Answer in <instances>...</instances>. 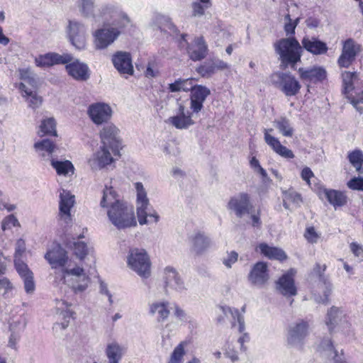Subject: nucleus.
Returning a JSON list of instances; mask_svg holds the SVG:
<instances>
[{
	"instance_id": "5701e85b",
	"label": "nucleus",
	"mask_w": 363,
	"mask_h": 363,
	"mask_svg": "<svg viewBox=\"0 0 363 363\" xmlns=\"http://www.w3.org/2000/svg\"><path fill=\"white\" fill-rule=\"evenodd\" d=\"M317 194L321 200H327L335 208L347 203L346 195L340 191L320 186L317 189Z\"/></svg>"
},
{
	"instance_id": "39448f33",
	"label": "nucleus",
	"mask_w": 363,
	"mask_h": 363,
	"mask_svg": "<svg viewBox=\"0 0 363 363\" xmlns=\"http://www.w3.org/2000/svg\"><path fill=\"white\" fill-rule=\"evenodd\" d=\"M274 46L284 68L288 65L294 67L295 64L301 60L302 47L295 38H283Z\"/></svg>"
},
{
	"instance_id": "69168bd1",
	"label": "nucleus",
	"mask_w": 363,
	"mask_h": 363,
	"mask_svg": "<svg viewBox=\"0 0 363 363\" xmlns=\"http://www.w3.org/2000/svg\"><path fill=\"white\" fill-rule=\"evenodd\" d=\"M301 177L302 179L304 180L307 184L310 186V179L314 177V174L309 167H306L302 169Z\"/></svg>"
},
{
	"instance_id": "4be33fe9",
	"label": "nucleus",
	"mask_w": 363,
	"mask_h": 363,
	"mask_svg": "<svg viewBox=\"0 0 363 363\" xmlns=\"http://www.w3.org/2000/svg\"><path fill=\"white\" fill-rule=\"evenodd\" d=\"M72 59V56L69 54L59 55L55 52H49L36 57L35 63L38 67H47L55 65L68 63Z\"/></svg>"
},
{
	"instance_id": "bb28decb",
	"label": "nucleus",
	"mask_w": 363,
	"mask_h": 363,
	"mask_svg": "<svg viewBox=\"0 0 363 363\" xmlns=\"http://www.w3.org/2000/svg\"><path fill=\"white\" fill-rule=\"evenodd\" d=\"M112 62L115 68L121 74L132 75L133 74V66L130 53L126 52H117L112 57Z\"/></svg>"
},
{
	"instance_id": "79ce46f5",
	"label": "nucleus",
	"mask_w": 363,
	"mask_h": 363,
	"mask_svg": "<svg viewBox=\"0 0 363 363\" xmlns=\"http://www.w3.org/2000/svg\"><path fill=\"white\" fill-rule=\"evenodd\" d=\"M345 318L343 311L335 306H333L327 313L325 318V324L328 325L329 330H332L337 325Z\"/></svg>"
},
{
	"instance_id": "864d4df0",
	"label": "nucleus",
	"mask_w": 363,
	"mask_h": 363,
	"mask_svg": "<svg viewBox=\"0 0 363 363\" xmlns=\"http://www.w3.org/2000/svg\"><path fill=\"white\" fill-rule=\"evenodd\" d=\"M186 345V342H180L174 350L170 356L168 363H182L185 354L184 347Z\"/></svg>"
},
{
	"instance_id": "5fc2aeb1",
	"label": "nucleus",
	"mask_w": 363,
	"mask_h": 363,
	"mask_svg": "<svg viewBox=\"0 0 363 363\" xmlns=\"http://www.w3.org/2000/svg\"><path fill=\"white\" fill-rule=\"evenodd\" d=\"M78 7L84 16H89L93 13L94 3L93 0H79Z\"/></svg>"
},
{
	"instance_id": "7ed1b4c3",
	"label": "nucleus",
	"mask_w": 363,
	"mask_h": 363,
	"mask_svg": "<svg viewBox=\"0 0 363 363\" xmlns=\"http://www.w3.org/2000/svg\"><path fill=\"white\" fill-rule=\"evenodd\" d=\"M344 92L347 98L355 109L360 113H363V82L360 80L357 72H344L342 73Z\"/></svg>"
},
{
	"instance_id": "412c9836",
	"label": "nucleus",
	"mask_w": 363,
	"mask_h": 363,
	"mask_svg": "<svg viewBox=\"0 0 363 363\" xmlns=\"http://www.w3.org/2000/svg\"><path fill=\"white\" fill-rule=\"evenodd\" d=\"M211 94L208 88L202 85H194L191 91L190 108L193 113H198L203 107V103Z\"/></svg>"
},
{
	"instance_id": "7c9ffc66",
	"label": "nucleus",
	"mask_w": 363,
	"mask_h": 363,
	"mask_svg": "<svg viewBox=\"0 0 363 363\" xmlns=\"http://www.w3.org/2000/svg\"><path fill=\"white\" fill-rule=\"evenodd\" d=\"M15 266L18 273L23 281L26 292L28 294H33L35 289L33 272L25 263L17 261L16 259L15 260Z\"/></svg>"
},
{
	"instance_id": "a211bd4d",
	"label": "nucleus",
	"mask_w": 363,
	"mask_h": 363,
	"mask_svg": "<svg viewBox=\"0 0 363 363\" xmlns=\"http://www.w3.org/2000/svg\"><path fill=\"white\" fill-rule=\"evenodd\" d=\"M119 34L118 29L114 28L98 29L94 33L95 48L97 50L106 48L115 41Z\"/></svg>"
},
{
	"instance_id": "e2e57ef3",
	"label": "nucleus",
	"mask_w": 363,
	"mask_h": 363,
	"mask_svg": "<svg viewBox=\"0 0 363 363\" xmlns=\"http://www.w3.org/2000/svg\"><path fill=\"white\" fill-rule=\"evenodd\" d=\"M238 254L235 251H231L228 253L227 257L223 260V264L227 268H231L232 265L238 261Z\"/></svg>"
},
{
	"instance_id": "2f4dec72",
	"label": "nucleus",
	"mask_w": 363,
	"mask_h": 363,
	"mask_svg": "<svg viewBox=\"0 0 363 363\" xmlns=\"http://www.w3.org/2000/svg\"><path fill=\"white\" fill-rule=\"evenodd\" d=\"M208 47L203 37H197L191 45L187 47V52L194 61H199L206 57Z\"/></svg>"
},
{
	"instance_id": "09e8293b",
	"label": "nucleus",
	"mask_w": 363,
	"mask_h": 363,
	"mask_svg": "<svg viewBox=\"0 0 363 363\" xmlns=\"http://www.w3.org/2000/svg\"><path fill=\"white\" fill-rule=\"evenodd\" d=\"M38 133L40 136L45 135L57 136L55 120L53 118H48L42 121Z\"/></svg>"
},
{
	"instance_id": "13d9d810",
	"label": "nucleus",
	"mask_w": 363,
	"mask_h": 363,
	"mask_svg": "<svg viewBox=\"0 0 363 363\" xmlns=\"http://www.w3.org/2000/svg\"><path fill=\"white\" fill-rule=\"evenodd\" d=\"M174 315L178 321L183 323L191 322V317L178 306L174 307Z\"/></svg>"
},
{
	"instance_id": "603ef678",
	"label": "nucleus",
	"mask_w": 363,
	"mask_h": 363,
	"mask_svg": "<svg viewBox=\"0 0 363 363\" xmlns=\"http://www.w3.org/2000/svg\"><path fill=\"white\" fill-rule=\"evenodd\" d=\"M221 309L226 317L230 316L233 320H237L239 324V331L242 333L245 330L244 317L240 313L239 311L230 307H221Z\"/></svg>"
},
{
	"instance_id": "de8ad7c7",
	"label": "nucleus",
	"mask_w": 363,
	"mask_h": 363,
	"mask_svg": "<svg viewBox=\"0 0 363 363\" xmlns=\"http://www.w3.org/2000/svg\"><path fill=\"white\" fill-rule=\"evenodd\" d=\"M67 247L73 251V254L80 260H83L88 254L86 244L83 241L69 242L66 244Z\"/></svg>"
},
{
	"instance_id": "473e14b6",
	"label": "nucleus",
	"mask_w": 363,
	"mask_h": 363,
	"mask_svg": "<svg viewBox=\"0 0 363 363\" xmlns=\"http://www.w3.org/2000/svg\"><path fill=\"white\" fill-rule=\"evenodd\" d=\"M71 304H69L67 301L64 300H57L55 305V311L57 315H59L60 318L64 320L63 322L60 323H56L55 325V329H65L72 318L73 312L70 309Z\"/></svg>"
},
{
	"instance_id": "0e129e2a",
	"label": "nucleus",
	"mask_w": 363,
	"mask_h": 363,
	"mask_svg": "<svg viewBox=\"0 0 363 363\" xmlns=\"http://www.w3.org/2000/svg\"><path fill=\"white\" fill-rule=\"evenodd\" d=\"M351 252L355 257H363V247L357 242H352L350 245Z\"/></svg>"
},
{
	"instance_id": "e433bc0d",
	"label": "nucleus",
	"mask_w": 363,
	"mask_h": 363,
	"mask_svg": "<svg viewBox=\"0 0 363 363\" xmlns=\"http://www.w3.org/2000/svg\"><path fill=\"white\" fill-rule=\"evenodd\" d=\"M257 250L270 259L283 261L287 258L286 253L281 248L269 246L264 242L257 247Z\"/></svg>"
},
{
	"instance_id": "a18cd8bd",
	"label": "nucleus",
	"mask_w": 363,
	"mask_h": 363,
	"mask_svg": "<svg viewBox=\"0 0 363 363\" xmlns=\"http://www.w3.org/2000/svg\"><path fill=\"white\" fill-rule=\"evenodd\" d=\"M302 202L301 196L297 192L289 190L284 193L283 206L286 209L298 207Z\"/></svg>"
},
{
	"instance_id": "3c124183",
	"label": "nucleus",
	"mask_w": 363,
	"mask_h": 363,
	"mask_svg": "<svg viewBox=\"0 0 363 363\" xmlns=\"http://www.w3.org/2000/svg\"><path fill=\"white\" fill-rule=\"evenodd\" d=\"M19 73L20 78L23 80L21 83H25L29 88L36 89V75L30 68L21 69L19 70Z\"/></svg>"
},
{
	"instance_id": "b1692460",
	"label": "nucleus",
	"mask_w": 363,
	"mask_h": 363,
	"mask_svg": "<svg viewBox=\"0 0 363 363\" xmlns=\"http://www.w3.org/2000/svg\"><path fill=\"white\" fill-rule=\"evenodd\" d=\"M45 258L52 268L62 267V269L71 262H68L67 252L60 245H56L48 251Z\"/></svg>"
},
{
	"instance_id": "c9c22d12",
	"label": "nucleus",
	"mask_w": 363,
	"mask_h": 363,
	"mask_svg": "<svg viewBox=\"0 0 363 363\" xmlns=\"http://www.w3.org/2000/svg\"><path fill=\"white\" fill-rule=\"evenodd\" d=\"M126 349L116 341L106 345L105 354L108 363H119L125 354Z\"/></svg>"
},
{
	"instance_id": "dca6fc26",
	"label": "nucleus",
	"mask_w": 363,
	"mask_h": 363,
	"mask_svg": "<svg viewBox=\"0 0 363 363\" xmlns=\"http://www.w3.org/2000/svg\"><path fill=\"white\" fill-rule=\"evenodd\" d=\"M194 113H190L183 104H179L177 115L169 117L166 123L177 129H188L195 122L192 119Z\"/></svg>"
},
{
	"instance_id": "680f3d73",
	"label": "nucleus",
	"mask_w": 363,
	"mask_h": 363,
	"mask_svg": "<svg viewBox=\"0 0 363 363\" xmlns=\"http://www.w3.org/2000/svg\"><path fill=\"white\" fill-rule=\"evenodd\" d=\"M192 15L194 16H201L204 14L205 10L208 9L207 4H202L199 1H194L192 3Z\"/></svg>"
},
{
	"instance_id": "4d7b16f0",
	"label": "nucleus",
	"mask_w": 363,
	"mask_h": 363,
	"mask_svg": "<svg viewBox=\"0 0 363 363\" xmlns=\"http://www.w3.org/2000/svg\"><path fill=\"white\" fill-rule=\"evenodd\" d=\"M349 189L354 191H363V177H354L347 183Z\"/></svg>"
},
{
	"instance_id": "72a5a7b5",
	"label": "nucleus",
	"mask_w": 363,
	"mask_h": 363,
	"mask_svg": "<svg viewBox=\"0 0 363 363\" xmlns=\"http://www.w3.org/2000/svg\"><path fill=\"white\" fill-rule=\"evenodd\" d=\"M325 269V264L321 266L320 264H316L313 269V274L318 277L320 281L322 282L323 285L324 296L315 298L317 302L322 303H327L328 302V297L333 289L332 284L330 281H328V279L323 275Z\"/></svg>"
},
{
	"instance_id": "4468645a",
	"label": "nucleus",
	"mask_w": 363,
	"mask_h": 363,
	"mask_svg": "<svg viewBox=\"0 0 363 363\" xmlns=\"http://www.w3.org/2000/svg\"><path fill=\"white\" fill-rule=\"evenodd\" d=\"M360 51V45L352 39H347L344 42L342 53L337 60L338 65L340 67H349Z\"/></svg>"
},
{
	"instance_id": "58836bf2",
	"label": "nucleus",
	"mask_w": 363,
	"mask_h": 363,
	"mask_svg": "<svg viewBox=\"0 0 363 363\" xmlns=\"http://www.w3.org/2000/svg\"><path fill=\"white\" fill-rule=\"evenodd\" d=\"M169 302L155 301L150 305V313L152 315H157V320L162 323L167 319L170 314L169 310Z\"/></svg>"
},
{
	"instance_id": "bf43d9fd",
	"label": "nucleus",
	"mask_w": 363,
	"mask_h": 363,
	"mask_svg": "<svg viewBox=\"0 0 363 363\" xmlns=\"http://www.w3.org/2000/svg\"><path fill=\"white\" fill-rule=\"evenodd\" d=\"M305 238L311 243H316L320 235L316 232L314 227H308L304 233Z\"/></svg>"
},
{
	"instance_id": "8fccbe9b",
	"label": "nucleus",
	"mask_w": 363,
	"mask_h": 363,
	"mask_svg": "<svg viewBox=\"0 0 363 363\" xmlns=\"http://www.w3.org/2000/svg\"><path fill=\"white\" fill-rule=\"evenodd\" d=\"M348 160L352 167L359 174H363V152L360 150H355L348 154Z\"/></svg>"
},
{
	"instance_id": "20e7f679",
	"label": "nucleus",
	"mask_w": 363,
	"mask_h": 363,
	"mask_svg": "<svg viewBox=\"0 0 363 363\" xmlns=\"http://www.w3.org/2000/svg\"><path fill=\"white\" fill-rule=\"evenodd\" d=\"M62 279L75 294L84 292L91 283V278L84 269L72 262L62 269Z\"/></svg>"
},
{
	"instance_id": "c85d7f7f",
	"label": "nucleus",
	"mask_w": 363,
	"mask_h": 363,
	"mask_svg": "<svg viewBox=\"0 0 363 363\" xmlns=\"http://www.w3.org/2000/svg\"><path fill=\"white\" fill-rule=\"evenodd\" d=\"M301 45L302 48L314 55H325L328 50L327 44L315 37L305 36Z\"/></svg>"
},
{
	"instance_id": "ddd939ff",
	"label": "nucleus",
	"mask_w": 363,
	"mask_h": 363,
	"mask_svg": "<svg viewBox=\"0 0 363 363\" xmlns=\"http://www.w3.org/2000/svg\"><path fill=\"white\" fill-rule=\"evenodd\" d=\"M190 251L196 255H201L212 245L211 239L203 232H194L189 236Z\"/></svg>"
},
{
	"instance_id": "423d86ee",
	"label": "nucleus",
	"mask_w": 363,
	"mask_h": 363,
	"mask_svg": "<svg viewBox=\"0 0 363 363\" xmlns=\"http://www.w3.org/2000/svg\"><path fill=\"white\" fill-rule=\"evenodd\" d=\"M127 265L143 278L147 279L151 275L150 258L144 249H130L127 255Z\"/></svg>"
},
{
	"instance_id": "774afa93",
	"label": "nucleus",
	"mask_w": 363,
	"mask_h": 363,
	"mask_svg": "<svg viewBox=\"0 0 363 363\" xmlns=\"http://www.w3.org/2000/svg\"><path fill=\"white\" fill-rule=\"evenodd\" d=\"M26 246H25V242L22 239H19L17 240L16 244V253L15 257L16 258L18 256H21L22 253L25 251Z\"/></svg>"
},
{
	"instance_id": "ea45409f",
	"label": "nucleus",
	"mask_w": 363,
	"mask_h": 363,
	"mask_svg": "<svg viewBox=\"0 0 363 363\" xmlns=\"http://www.w3.org/2000/svg\"><path fill=\"white\" fill-rule=\"evenodd\" d=\"M19 89L22 91V96L26 99L30 107L35 109L41 105L42 98L37 94L35 89L29 88L25 83H21Z\"/></svg>"
},
{
	"instance_id": "a19ab883",
	"label": "nucleus",
	"mask_w": 363,
	"mask_h": 363,
	"mask_svg": "<svg viewBox=\"0 0 363 363\" xmlns=\"http://www.w3.org/2000/svg\"><path fill=\"white\" fill-rule=\"evenodd\" d=\"M50 164L59 176L69 177L74 174V167L69 160H50Z\"/></svg>"
},
{
	"instance_id": "2eb2a0df",
	"label": "nucleus",
	"mask_w": 363,
	"mask_h": 363,
	"mask_svg": "<svg viewBox=\"0 0 363 363\" xmlns=\"http://www.w3.org/2000/svg\"><path fill=\"white\" fill-rule=\"evenodd\" d=\"M113 162V158L108 150V147L104 145L94 152L88 159V164L94 171L105 168Z\"/></svg>"
},
{
	"instance_id": "052dcab7",
	"label": "nucleus",
	"mask_w": 363,
	"mask_h": 363,
	"mask_svg": "<svg viewBox=\"0 0 363 363\" xmlns=\"http://www.w3.org/2000/svg\"><path fill=\"white\" fill-rule=\"evenodd\" d=\"M284 31L286 35H293L295 33L296 23H293L290 14L287 13L284 16Z\"/></svg>"
},
{
	"instance_id": "a878e982",
	"label": "nucleus",
	"mask_w": 363,
	"mask_h": 363,
	"mask_svg": "<svg viewBox=\"0 0 363 363\" xmlns=\"http://www.w3.org/2000/svg\"><path fill=\"white\" fill-rule=\"evenodd\" d=\"M295 274L296 270L291 269L277 282V290L284 296H293L296 294L297 290L294 279Z\"/></svg>"
},
{
	"instance_id": "4c0bfd02",
	"label": "nucleus",
	"mask_w": 363,
	"mask_h": 363,
	"mask_svg": "<svg viewBox=\"0 0 363 363\" xmlns=\"http://www.w3.org/2000/svg\"><path fill=\"white\" fill-rule=\"evenodd\" d=\"M34 147L38 155L45 160H54L52 154L55 152L56 145L50 140L45 139L34 144Z\"/></svg>"
},
{
	"instance_id": "6ab92c4d",
	"label": "nucleus",
	"mask_w": 363,
	"mask_h": 363,
	"mask_svg": "<svg viewBox=\"0 0 363 363\" xmlns=\"http://www.w3.org/2000/svg\"><path fill=\"white\" fill-rule=\"evenodd\" d=\"M75 203L74 196L69 191L62 189L60 194L59 204V217L65 224H69L72 222V215L70 211Z\"/></svg>"
},
{
	"instance_id": "f3484780",
	"label": "nucleus",
	"mask_w": 363,
	"mask_h": 363,
	"mask_svg": "<svg viewBox=\"0 0 363 363\" xmlns=\"http://www.w3.org/2000/svg\"><path fill=\"white\" fill-rule=\"evenodd\" d=\"M88 114L96 125L108 122L112 116L111 108L104 103H96L89 106Z\"/></svg>"
},
{
	"instance_id": "aec40b11",
	"label": "nucleus",
	"mask_w": 363,
	"mask_h": 363,
	"mask_svg": "<svg viewBox=\"0 0 363 363\" xmlns=\"http://www.w3.org/2000/svg\"><path fill=\"white\" fill-rule=\"evenodd\" d=\"M247 278L252 285L262 287L269 279L267 263L258 262L254 264Z\"/></svg>"
},
{
	"instance_id": "cd10ccee",
	"label": "nucleus",
	"mask_w": 363,
	"mask_h": 363,
	"mask_svg": "<svg viewBox=\"0 0 363 363\" xmlns=\"http://www.w3.org/2000/svg\"><path fill=\"white\" fill-rule=\"evenodd\" d=\"M318 351L322 357L328 359L331 363H346L342 353H338L329 338L324 339L318 346Z\"/></svg>"
},
{
	"instance_id": "9d476101",
	"label": "nucleus",
	"mask_w": 363,
	"mask_h": 363,
	"mask_svg": "<svg viewBox=\"0 0 363 363\" xmlns=\"http://www.w3.org/2000/svg\"><path fill=\"white\" fill-rule=\"evenodd\" d=\"M162 279L166 293L169 291L182 292L186 289L179 273L172 267L167 266L163 269Z\"/></svg>"
},
{
	"instance_id": "37998d69",
	"label": "nucleus",
	"mask_w": 363,
	"mask_h": 363,
	"mask_svg": "<svg viewBox=\"0 0 363 363\" xmlns=\"http://www.w3.org/2000/svg\"><path fill=\"white\" fill-rule=\"evenodd\" d=\"M229 67L228 63L221 60H214L205 62L199 68V72L202 74H210L218 69H225Z\"/></svg>"
},
{
	"instance_id": "49530a36",
	"label": "nucleus",
	"mask_w": 363,
	"mask_h": 363,
	"mask_svg": "<svg viewBox=\"0 0 363 363\" xmlns=\"http://www.w3.org/2000/svg\"><path fill=\"white\" fill-rule=\"evenodd\" d=\"M194 84V79L189 78L186 79H179L176 80L174 83L169 84V89L172 92H178V91H191Z\"/></svg>"
},
{
	"instance_id": "6e6d98bb",
	"label": "nucleus",
	"mask_w": 363,
	"mask_h": 363,
	"mask_svg": "<svg viewBox=\"0 0 363 363\" xmlns=\"http://www.w3.org/2000/svg\"><path fill=\"white\" fill-rule=\"evenodd\" d=\"M20 223L13 214L6 216L2 221L1 228L3 230H9L12 227L19 226Z\"/></svg>"
},
{
	"instance_id": "6e6552de",
	"label": "nucleus",
	"mask_w": 363,
	"mask_h": 363,
	"mask_svg": "<svg viewBox=\"0 0 363 363\" xmlns=\"http://www.w3.org/2000/svg\"><path fill=\"white\" fill-rule=\"evenodd\" d=\"M308 323L304 320H300L290 325L286 336L287 346L302 349L304 339L308 333Z\"/></svg>"
},
{
	"instance_id": "c756f323",
	"label": "nucleus",
	"mask_w": 363,
	"mask_h": 363,
	"mask_svg": "<svg viewBox=\"0 0 363 363\" xmlns=\"http://www.w3.org/2000/svg\"><path fill=\"white\" fill-rule=\"evenodd\" d=\"M298 73L303 81L312 83L322 82L327 77L325 69L320 66H314L308 69L299 68Z\"/></svg>"
},
{
	"instance_id": "f8f14e48",
	"label": "nucleus",
	"mask_w": 363,
	"mask_h": 363,
	"mask_svg": "<svg viewBox=\"0 0 363 363\" xmlns=\"http://www.w3.org/2000/svg\"><path fill=\"white\" fill-rule=\"evenodd\" d=\"M228 208L233 211L237 217L242 218L253 212V205L250 197L247 193H240L232 197L228 204Z\"/></svg>"
},
{
	"instance_id": "393cba45",
	"label": "nucleus",
	"mask_w": 363,
	"mask_h": 363,
	"mask_svg": "<svg viewBox=\"0 0 363 363\" xmlns=\"http://www.w3.org/2000/svg\"><path fill=\"white\" fill-rule=\"evenodd\" d=\"M66 70L69 76L77 81H86L89 77V69L87 65L79 60H73L66 63Z\"/></svg>"
},
{
	"instance_id": "c03bdc74",
	"label": "nucleus",
	"mask_w": 363,
	"mask_h": 363,
	"mask_svg": "<svg viewBox=\"0 0 363 363\" xmlns=\"http://www.w3.org/2000/svg\"><path fill=\"white\" fill-rule=\"evenodd\" d=\"M274 126L279 132L285 137H292L294 130L291 125L290 121L286 117H281L274 122Z\"/></svg>"
},
{
	"instance_id": "338daca9",
	"label": "nucleus",
	"mask_w": 363,
	"mask_h": 363,
	"mask_svg": "<svg viewBox=\"0 0 363 363\" xmlns=\"http://www.w3.org/2000/svg\"><path fill=\"white\" fill-rule=\"evenodd\" d=\"M99 284H100V286H99L100 293L101 294H104V295H106V296H108L109 303L112 304L113 303L112 295L111 294V293L109 292V291L108 289L107 284L103 281H100Z\"/></svg>"
},
{
	"instance_id": "0eeeda50",
	"label": "nucleus",
	"mask_w": 363,
	"mask_h": 363,
	"mask_svg": "<svg viewBox=\"0 0 363 363\" xmlns=\"http://www.w3.org/2000/svg\"><path fill=\"white\" fill-rule=\"evenodd\" d=\"M270 81L286 96L296 95L301 85L294 76L287 72H274L270 76Z\"/></svg>"
},
{
	"instance_id": "f704fd0d",
	"label": "nucleus",
	"mask_w": 363,
	"mask_h": 363,
	"mask_svg": "<svg viewBox=\"0 0 363 363\" xmlns=\"http://www.w3.org/2000/svg\"><path fill=\"white\" fill-rule=\"evenodd\" d=\"M264 141L274 152L281 157L288 159L294 157L293 152L286 147L282 145L279 139L272 136L271 134L266 133L264 135Z\"/></svg>"
},
{
	"instance_id": "f257e3e1",
	"label": "nucleus",
	"mask_w": 363,
	"mask_h": 363,
	"mask_svg": "<svg viewBox=\"0 0 363 363\" xmlns=\"http://www.w3.org/2000/svg\"><path fill=\"white\" fill-rule=\"evenodd\" d=\"M100 205L103 208L109 207L108 217L118 229L136 226L137 221L133 207L117 199L116 194L112 187L106 186Z\"/></svg>"
},
{
	"instance_id": "9b49d317",
	"label": "nucleus",
	"mask_w": 363,
	"mask_h": 363,
	"mask_svg": "<svg viewBox=\"0 0 363 363\" xmlns=\"http://www.w3.org/2000/svg\"><path fill=\"white\" fill-rule=\"evenodd\" d=\"M100 137L104 146L111 149L114 155L119 154L121 141L119 136V130L112 123L104 126L100 131Z\"/></svg>"
},
{
	"instance_id": "f03ea898",
	"label": "nucleus",
	"mask_w": 363,
	"mask_h": 363,
	"mask_svg": "<svg viewBox=\"0 0 363 363\" xmlns=\"http://www.w3.org/2000/svg\"><path fill=\"white\" fill-rule=\"evenodd\" d=\"M134 186L136 191V213L140 225L157 223L160 216L155 209L149 208L150 201L143 184L136 182Z\"/></svg>"
},
{
	"instance_id": "1a4fd4ad",
	"label": "nucleus",
	"mask_w": 363,
	"mask_h": 363,
	"mask_svg": "<svg viewBox=\"0 0 363 363\" xmlns=\"http://www.w3.org/2000/svg\"><path fill=\"white\" fill-rule=\"evenodd\" d=\"M67 37L72 45L78 50H83L86 45V30L84 25L76 20L69 21L67 26Z\"/></svg>"
}]
</instances>
